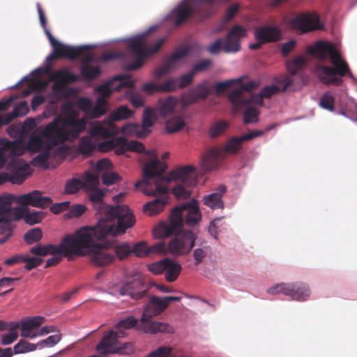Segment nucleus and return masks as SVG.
Wrapping results in <instances>:
<instances>
[{
  "label": "nucleus",
  "mask_w": 357,
  "mask_h": 357,
  "mask_svg": "<svg viewBox=\"0 0 357 357\" xmlns=\"http://www.w3.org/2000/svg\"><path fill=\"white\" fill-rule=\"evenodd\" d=\"M243 112L244 122L245 123H254L258 121V112L255 107L247 105Z\"/></svg>",
  "instance_id": "680f3d73"
},
{
  "label": "nucleus",
  "mask_w": 357,
  "mask_h": 357,
  "mask_svg": "<svg viewBox=\"0 0 357 357\" xmlns=\"http://www.w3.org/2000/svg\"><path fill=\"white\" fill-rule=\"evenodd\" d=\"M180 296H167L160 298L158 296H152L150 298L146 308L144 310L142 321L144 322L147 321L148 318H152L160 314L169 305V302L180 301Z\"/></svg>",
  "instance_id": "4468645a"
},
{
  "label": "nucleus",
  "mask_w": 357,
  "mask_h": 357,
  "mask_svg": "<svg viewBox=\"0 0 357 357\" xmlns=\"http://www.w3.org/2000/svg\"><path fill=\"white\" fill-rule=\"evenodd\" d=\"M82 183V187L86 190L96 188L99 185L98 176L91 173L86 172Z\"/></svg>",
  "instance_id": "de8ad7c7"
},
{
  "label": "nucleus",
  "mask_w": 357,
  "mask_h": 357,
  "mask_svg": "<svg viewBox=\"0 0 357 357\" xmlns=\"http://www.w3.org/2000/svg\"><path fill=\"white\" fill-rule=\"evenodd\" d=\"M209 250L210 248L208 246H205L204 248H196L193 251V257L195 261V264L196 266H198L203 262L204 259L207 256Z\"/></svg>",
  "instance_id": "bf43d9fd"
},
{
  "label": "nucleus",
  "mask_w": 357,
  "mask_h": 357,
  "mask_svg": "<svg viewBox=\"0 0 357 357\" xmlns=\"http://www.w3.org/2000/svg\"><path fill=\"white\" fill-rule=\"evenodd\" d=\"M134 81L129 75H119L112 80L96 87V91L100 96L108 98L113 91H119L121 88H132Z\"/></svg>",
  "instance_id": "2eb2a0df"
},
{
  "label": "nucleus",
  "mask_w": 357,
  "mask_h": 357,
  "mask_svg": "<svg viewBox=\"0 0 357 357\" xmlns=\"http://www.w3.org/2000/svg\"><path fill=\"white\" fill-rule=\"evenodd\" d=\"M228 124L225 121L216 122L209 130L210 137L212 138L217 137L224 133L227 130Z\"/></svg>",
  "instance_id": "5fc2aeb1"
},
{
  "label": "nucleus",
  "mask_w": 357,
  "mask_h": 357,
  "mask_svg": "<svg viewBox=\"0 0 357 357\" xmlns=\"http://www.w3.org/2000/svg\"><path fill=\"white\" fill-rule=\"evenodd\" d=\"M182 268L180 264L174 261L173 259L168 258L167 263V268H165V279L169 282H174L180 275Z\"/></svg>",
  "instance_id": "4c0bfd02"
},
{
  "label": "nucleus",
  "mask_w": 357,
  "mask_h": 357,
  "mask_svg": "<svg viewBox=\"0 0 357 357\" xmlns=\"http://www.w3.org/2000/svg\"><path fill=\"white\" fill-rule=\"evenodd\" d=\"M196 239L197 236L192 231H183L168 243L169 254L174 256L188 255L195 246Z\"/></svg>",
  "instance_id": "9d476101"
},
{
  "label": "nucleus",
  "mask_w": 357,
  "mask_h": 357,
  "mask_svg": "<svg viewBox=\"0 0 357 357\" xmlns=\"http://www.w3.org/2000/svg\"><path fill=\"white\" fill-rule=\"evenodd\" d=\"M91 263L97 266H105L112 264L115 256L108 247L98 244L89 252Z\"/></svg>",
  "instance_id": "5701e85b"
},
{
  "label": "nucleus",
  "mask_w": 357,
  "mask_h": 357,
  "mask_svg": "<svg viewBox=\"0 0 357 357\" xmlns=\"http://www.w3.org/2000/svg\"><path fill=\"white\" fill-rule=\"evenodd\" d=\"M255 36L257 41L264 43L275 42L280 39V31L276 27L265 26L257 28Z\"/></svg>",
  "instance_id": "7c9ffc66"
},
{
  "label": "nucleus",
  "mask_w": 357,
  "mask_h": 357,
  "mask_svg": "<svg viewBox=\"0 0 357 357\" xmlns=\"http://www.w3.org/2000/svg\"><path fill=\"white\" fill-rule=\"evenodd\" d=\"M173 210H178L176 212L177 216L181 220V229L184 222L188 226L193 227L197 225L202 219V214L195 200L176 206Z\"/></svg>",
  "instance_id": "f8f14e48"
},
{
  "label": "nucleus",
  "mask_w": 357,
  "mask_h": 357,
  "mask_svg": "<svg viewBox=\"0 0 357 357\" xmlns=\"http://www.w3.org/2000/svg\"><path fill=\"white\" fill-rule=\"evenodd\" d=\"M29 252L33 255L40 257H45L49 255H63V248H61V243L59 245L38 244L31 248Z\"/></svg>",
  "instance_id": "72a5a7b5"
},
{
  "label": "nucleus",
  "mask_w": 357,
  "mask_h": 357,
  "mask_svg": "<svg viewBox=\"0 0 357 357\" xmlns=\"http://www.w3.org/2000/svg\"><path fill=\"white\" fill-rule=\"evenodd\" d=\"M334 103L335 99L333 96L328 93L324 94L319 101L320 106L329 111H333L334 109Z\"/></svg>",
  "instance_id": "0e129e2a"
},
{
  "label": "nucleus",
  "mask_w": 357,
  "mask_h": 357,
  "mask_svg": "<svg viewBox=\"0 0 357 357\" xmlns=\"http://www.w3.org/2000/svg\"><path fill=\"white\" fill-rule=\"evenodd\" d=\"M195 76L192 70L182 75L178 79H176L178 88L183 89L190 85L192 82Z\"/></svg>",
  "instance_id": "338daca9"
},
{
  "label": "nucleus",
  "mask_w": 357,
  "mask_h": 357,
  "mask_svg": "<svg viewBox=\"0 0 357 357\" xmlns=\"http://www.w3.org/2000/svg\"><path fill=\"white\" fill-rule=\"evenodd\" d=\"M24 151V146L20 141L2 140L0 149V169L3 167L9 158L22 155Z\"/></svg>",
  "instance_id": "aec40b11"
},
{
  "label": "nucleus",
  "mask_w": 357,
  "mask_h": 357,
  "mask_svg": "<svg viewBox=\"0 0 357 357\" xmlns=\"http://www.w3.org/2000/svg\"><path fill=\"white\" fill-rule=\"evenodd\" d=\"M36 349L37 345L36 344L29 343L24 340H20L13 348L15 354H22L32 351Z\"/></svg>",
  "instance_id": "864d4df0"
},
{
  "label": "nucleus",
  "mask_w": 357,
  "mask_h": 357,
  "mask_svg": "<svg viewBox=\"0 0 357 357\" xmlns=\"http://www.w3.org/2000/svg\"><path fill=\"white\" fill-rule=\"evenodd\" d=\"M172 349L167 347H160L152 351L147 357H169Z\"/></svg>",
  "instance_id": "774afa93"
},
{
  "label": "nucleus",
  "mask_w": 357,
  "mask_h": 357,
  "mask_svg": "<svg viewBox=\"0 0 357 357\" xmlns=\"http://www.w3.org/2000/svg\"><path fill=\"white\" fill-rule=\"evenodd\" d=\"M247 31L240 25H235L227 33L222 51L225 53L237 52L241 50V40Z\"/></svg>",
  "instance_id": "412c9836"
},
{
  "label": "nucleus",
  "mask_w": 357,
  "mask_h": 357,
  "mask_svg": "<svg viewBox=\"0 0 357 357\" xmlns=\"http://www.w3.org/2000/svg\"><path fill=\"white\" fill-rule=\"evenodd\" d=\"M114 152L116 155H123L128 150V141L122 137L114 138Z\"/></svg>",
  "instance_id": "4d7b16f0"
},
{
  "label": "nucleus",
  "mask_w": 357,
  "mask_h": 357,
  "mask_svg": "<svg viewBox=\"0 0 357 357\" xmlns=\"http://www.w3.org/2000/svg\"><path fill=\"white\" fill-rule=\"evenodd\" d=\"M211 93V89L208 82L204 81L198 84L195 87L183 96L185 105H190L198 102L200 100H205Z\"/></svg>",
  "instance_id": "cd10ccee"
},
{
  "label": "nucleus",
  "mask_w": 357,
  "mask_h": 357,
  "mask_svg": "<svg viewBox=\"0 0 357 357\" xmlns=\"http://www.w3.org/2000/svg\"><path fill=\"white\" fill-rule=\"evenodd\" d=\"M29 112V107L25 101L17 105L12 112L6 114V123H9L15 118L24 116Z\"/></svg>",
  "instance_id": "a19ab883"
},
{
  "label": "nucleus",
  "mask_w": 357,
  "mask_h": 357,
  "mask_svg": "<svg viewBox=\"0 0 357 357\" xmlns=\"http://www.w3.org/2000/svg\"><path fill=\"white\" fill-rule=\"evenodd\" d=\"M167 169V165L162 163L158 159H153L147 162L143 168V179L136 182L135 187L142 186V192L149 196H154L157 193L162 196L144 206V211L149 215L152 216L162 211L167 204L166 194L168 192L167 183L171 181L176 183L172 189L173 195L178 199H188L191 195L188 188L196 184L192 166H184L169 172L167 176L162 174Z\"/></svg>",
  "instance_id": "f257e3e1"
},
{
  "label": "nucleus",
  "mask_w": 357,
  "mask_h": 357,
  "mask_svg": "<svg viewBox=\"0 0 357 357\" xmlns=\"http://www.w3.org/2000/svg\"><path fill=\"white\" fill-rule=\"evenodd\" d=\"M109 246L113 248L112 252H113L115 257H118L119 260L125 259L132 253V248L128 243L116 244L114 242L111 243Z\"/></svg>",
  "instance_id": "58836bf2"
},
{
  "label": "nucleus",
  "mask_w": 357,
  "mask_h": 357,
  "mask_svg": "<svg viewBox=\"0 0 357 357\" xmlns=\"http://www.w3.org/2000/svg\"><path fill=\"white\" fill-rule=\"evenodd\" d=\"M61 334L57 333L55 335H52L49 336L47 338L41 340L38 344H36L37 347L43 348L45 347H52L56 344L61 340Z\"/></svg>",
  "instance_id": "e2e57ef3"
},
{
  "label": "nucleus",
  "mask_w": 357,
  "mask_h": 357,
  "mask_svg": "<svg viewBox=\"0 0 357 357\" xmlns=\"http://www.w3.org/2000/svg\"><path fill=\"white\" fill-rule=\"evenodd\" d=\"M61 116L55 117L52 122L47 124L45 135L52 138L53 144H61L68 140H74L80 133L83 132L87 125L86 118L77 119L68 131L59 129L56 124L60 121Z\"/></svg>",
  "instance_id": "6e6552de"
},
{
  "label": "nucleus",
  "mask_w": 357,
  "mask_h": 357,
  "mask_svg": "<svg viewBox=\"0 0 357 357\" xmlns=\"http://www.w3.org/2000/svg\"><path fill=\"white\" fill-rule=\"evenodd\" d=\"M157 112L153 108L147 107L144 109L142 116V124L140 126L142 133L138 134V137L143 138L151 133V128L157 119Z\"/></svg>",
  "instance_id": "2f4dec72"
},
{
  "label": "nucleus",
  "mask_w": 357,
  "mask_h": 357,
  "mask_svg": "<svg viewBox=\"0 0 357 357\" xmlns=\"http://www.w3.org/2000/svg\"><path fill=\"white\" fill-rule=\"evenodd\" d=\"M43 237V232L40 228H33L29 230L24 236V239L28 245L38 242Z\"/></svg>",
  "instance_id": "8fccbe9b"
},
{
  "label": "nucleus",
  "mask_w": 357,
  "mask_h": 357,
  "mask_svg": "<svg viewBox=\"0 0 357 357\" xmlns=\"http://www.w3.org/2000/svg\"><path fill=\"white\" fill-rule=\"evenodd\" d=\"M20 327L18 322H10L9 324V333L3 335L1 343L3 345H8L15 341L18 337L17 329Z\"/></svg>",
  "instance_id": "79ce46f5"
},
{
  "label": "nucleus",
  "mask_w": 357,
  "mask_h": 357,
  "mask_svg": "<svg viewBox=\"0 0 357 357\" xmlns=\"http://www.w3.org/2000/svg\"><path fill=\"white\" fill-rule=\"evenodd\" d=\"M63 111H69V114L63 119L61 116L60 121L56 124L59 129H63V131H68L67 127H72L74 123L77 119V112L73 109L70 103H66L63 105Z\"/></svg>",
  "instance_id": "e433bc0d"
},
{
  "label": "nucleus",
  "mask_w": 357,
  "mask_h": 357,
  "mask_svg": "<svg viewBox=\"0 0 357 357\" xmlns=\"http://www.w3.org/2000/svg\"><path fill=\"white\" fill-rule=\"evenodd\" d=\"M291 24L294 29L301 31L302 33L322 28L319 22V17L316 13L301 14L292 19Z\"/></svg>",
  "instance_id": "a211bd4d"
},
{
  "label": "nucleus",
  "mask_w": 357,
  "mask_h": 357,
  "mask_svg": "<svg viewBox=\"0 0 357 357\" xmlns=\"http://www.w3.org/2000/svg\"><path fill=\"white\" fill-rule=\"evenodd\" d=\"M188 52L189 51L187 48H183L173 53L166 59L162 66L165 67V68L170 71L176 66V62L182 58L185 57L188 54Z\"/></svg>",
  "instance_id": "ea45409f"
},
{
  "label": "nucleus",
  "mask_w": 357,
  "mask_h": 357,
  "mask_svg": "<svg viewBox=\"0 0 357 357\" xmlns=\"http://www.w3.org/2000/svg\"><path fill=\"white\" fill-rule=\"evenodd\" d=\"M47 128V125L41 128L39 130V135H33L29 139L27 146H26L22 140L20 141L24 146L25 150H29L32 152H38L41 150H51L52 148L58 146L59 144H53L52 138L45 135V130ZM26 151H24L25 152Z\"/></svg>",
  "instance_id": "f3484780"
},
{
  "label": "nucleus",
  "mask_w": 357,
  "mask_h": 357,
  "mask_svg": "<svg viewBox=\"0 0 357 357\" xmlns=\"http://www.w3.org/2000/svg\"><path fill=\"white\" fill-rule=\"evenodd\" d=\"M45 321L43 317H33L26 319L21 324V336L23 337L33 338L37 334L34 329L39 327Z\"/></svg>",
  "instance_id": "c756f323"
},
{
  "label": "nucleus",
  "mask_w": 357,
  "mask_h": 357,
  "mask_svg": "<svg viewBox=\"0 0 357 357\" xmlns=\"http://www.w3.org/2000/svg\"><path fill=\"white\" fill-rule=\"evenodd\" d=\"M177 105V99L175 97L169 96L160 98L154 109L159 116L167 117L174 113Z\"/></svg>",
  "instance_id": "c85d7f7f"
},
{
  "label": "nucleus",
  "mask_w": 357,
  "mask_h": 357,
  "mask_svg": "<svg viewBox=\"0 0 357 357\" xmlns=\"http://www.w3.org/2000/svg\"><path fill=\"white\" fill-rule=\"evenodd\" d=\"M257 86V84L253 81L242 84L238 89H236L229 93L228 98L232 103L234 109L238 111L242 109V103L245 102L246 98L249 93H252L251 91Z\"/></svg>",
  "instance_id": "393cba45"
},
{
  "label": "nucleus",
  "mask_w": 357,
  "mask_h": 357,
  "mask_svg": "<svg viewBox=\"0 0 357 357\" xmlns=\"http://www.w3.org/2000/svg\"><path fill=\"white\" fill-rule=\"evenodd\" d=\"M306 64L307 61L302 55L298 56L287 63L288 71L291 75H287L281 78L280 82L284 84L282 87L283 91L288 90L293 85V76L296 75L298 70H301Z\"/></svg>",
  "instance_id": "bb28decb"
},
{
  "label": "nucleus",
  "mask_w": 357,
  "mask_h": 357,
  "mask_svg": "<svg viewBox=\"0 0 357 357\" xmlns=\"http://www.w3.org/2000/svg\"><path fill=\"white\" fill-rule=\"evenodd\" d=\"M13 200L12 195L0 197V234L13 229L12 221L22 218L23 208L20 207L13 208L11 204Z\"/></svg>",
  "instance_id": "1a4fd4ad"
},
{
  "label": "nucleus",
  "mask_w": 357,
  "mask_h": 357,
  "mask_svg": "<svg viewBox=\"0 0 357 357\" xmlns=\"http://www.w3.org/2000/svg\"><path fill=\"white\" fill-rule=\"evenodd\" d=\"M100 74L99 67L92 66L91 64H82L81 75L85 80L91 81L98 77Z\"/></svg>",
  "instance_id": "a18cd8bd"
},
{
  "label": "nucleus",
  "mask_w": 357,
  "mask_h": 357,
  "mask_svg": "<svg viewBox=\"0 0 357 357\" xmlns=\"http://www.w3.org/2000/svg\"><path fill=\"white\" fill-rule=\"evenodd\" d=\"M151 254H159L166 255L169 253V243L166 244L164 241H160L150 246Z\"/></svg>",
  "instance_id": "052dcab7"
},
{
  "label": "nucleus",
  "mask_w": 357,
  "mask_h": 357,
  "mask_svg": "<svg viewBox=\"0 0 357 357\" xmlns=\"http://www.w3.org/2000/svg\"><path fill=\"white\" fill-rule=\"evenodd\" d=\"M43 260L39 257H32L29 255H22V261L25 262V268L27 271H31L33 268H35L38 266H39L42 263Z\"/></svg>",
  "instance_id": "13d9d810"
},
{
  "label": "nucleus",
  "mask_w": 357,
  "mask_h": 357,
  "mask_svg": "<svg viewBox=\"0 0 357 357\" xmlns=\"http://www.w3.org/2000/svg\"><path fill=\"white\" fill-rule=\"evenodd\" d=\"M268 292L271 294L282 293L298 301H304L310 295L309 287L303 283L278 284L269 288Z\"/></svg>",
  "instance_id": "9b49d317"
},
{
  "label": "nucleus",
  "mask_w": 357,
  "mask_h": 357,
  "mask_svg": "<svg viewBox=\"0 0 357 357\" xmlns=\"http://www.w3.org/2000/svg\"><path fill=\"white\" fill-rule=\"evenodd\" d=\"M196 12L195 6L189 0H184L176 6L165 17V20L175 26H179L188 21Z\"/></svg>",
  "instance_id": "ddd939ff"
},
{
  "label": "nucleus",
  "mask_w": 357,
  "mask_h": 357,
  "mask_svg": "<svg viewBox=\"0 0 357 357\" xmlns=\"http://www.w3.org/2000/svg\"><path fill=\"white\" fill-rule=\"evenodd\" d=\"M151 319L148 318L147 321L144 322L141 320L140 323L137 324V320L134 317L129 316L119 321L115 325L116 331L110 330L104 333L101 341L96 347V351L102 356L119 352L121 350L119 338L125 336V330L135 326L137 330L150 334L173 333V328L168 324L150 321Z\"/></svg>",
  "instance_id": "20e7f679"
},
{
  "label": "nucleus",
  "mask_w": 357,
  "mask_h": 357,
  "mask_svg": "<svg viewBox=\"0 0 357 357\" xmlns=\"http://www.w3.org/2000/svg\"><path fill=\"white\" fill-rule=\"evenodd\" d=\"M134 111L129 109L128 106L121 105L112 111L109 114L108 119L105 120V121L108 124H111L116 121L128 119L132 117Z\"/></svg>",
  "instance_id": "c9c22d12"
},
{
  "label": "nucleus",
  "mask_w": 357,
  "mask_h": 357,
  "mask_svg": "<svg viewBox=\"0 0 357 357\" xmlns=\"http://www.w3.org/2000/svg\"><path fill=\"white\" fill-rule=\"evenodd\" d=\"M106 215L95 227H82L73 234L66 235L61 240L63 256H84L97 245L95 240L123 234L135 222L133 213L126 205L110 206Z\"/></svg>",
  "instance_id": "f03ea898"
},
{
  "label": "nucleus",
  "mask_w": 357,
  "mask_h": 357,
  "mask_svg": "<svg viewBox=\"0 0 357 357\" xmlns=\"http://www.w3.org/2000/svg\"><path fill=\"white\" fill-rule=\"evenodd\" d=\"M156 29L155 26L150 27L146 33L135 36L130 38L128 43V49L133 54L135 60L128 65L126 69L134 70L141 68L145 59L157 53L166 40V38H162L156 41L154 45L151 48H146L145 45L146 37L151 31Z\"/></svg>",
  "instance_id": "423d86ee"
},
{
  "label": "nucleus",
  "mask_w": 357,
  "mask_h": 357,
  "mask_svg": "<svg viewBox=\"0 0 357 357\" xmlns=\"http://www.w3.org/2000/svg\"><path fill=\"white\" fill-rule=\"evenodd\" d=\"M45 213L43 211H32L30 212L28 210L23 209V215L22 218H24V221L30 225H33L38 224L42 221L45 218Z\"/></svg>",
  "instance_id": "37998d69"
},
{
  "label": "nucleus",
  "mask_w": 357,
  "mask_h": 357,
  "mask_svg": "<svg viewBox=\"0 0 357 357\" xmlns=\"http://www.w3.org/2000/svg\"><path fill=\"white\" fill-rule=\"evenodd\" d=\"M37 10L39 15L40 22L42 27L49 39L51 45L53 47L54 52L50 54L47 60L51 61L56 59L67 57L70 59H76L79 56L84 54L86 51L91 49L89 46L83 45L79 47H73L66 45L54 38L50 30L47 28V19L45 13L39 3H37Z\"/></svg>",
  "instance_id": "0eeeda50"
},
{
  "label": "nucleus",
  "mask_w": 357,
  "mask_h": 357,
  "mask_svg": "<svg viewBox=\"0 0 357 357\" xmlns=\"http://www.w3.org/2000/svg\"><path fill=\"white\" fill-rule=\"evenodd\" d=\"M168 258H165L158 261L148 265V270L155 275H160L165 272L167 268Z\"/></svg>",
  "instance_id": "603ef678"
},
{
  "label": "nucleus",
  "mask_w": 357,
  "mask_h": 357,
  "mask_svg": "<svg viewBox=\"0 0 357 357\" xmlns=\"http://www.w3.org/2000/svg\"><path fill=\"white\" fill-rule=\"evenodd\" d=\"M82 187V181L77 178H73L67 181L64 192L66 194L71 195L75 194Z\"/></svg>",
  "instance_id": "3c124183"
},
{
  "label": "nucleus",
  "mask_w": 357,
  "mask_h": 357,
  "mask_svg": "<svg viewBox=\"0 0 357 357\" xmlns=\"http://www.w3.org/2000/svg\"><path fill=\"white\" fill-rule=\"evenodd\" d=\"M87 192H89V199L94 204H101L102 199L105 195V191L102 189L96 188L90 189Z\"/></svg>",
  "instance_id": "6e6d98bb"
},
{
  "label": "nucleus",
  "mask_w": 357,
  "mask_h": 357,
  "mask_svg": "<svg viewBox=\"0 0 357 357\" xmlns=\"http://www.w3.org/2000/svg\"><path fill=\"white\" fill-rule=\"evenodd\" d=\"M132 253H134L137 257H146L151 254L150 246L146 241H139L133 245Z\"/></svg>",
  "instance_id": "09e8293b"
},
{
  "label": "nucleus",
  "mask_w": 357,
  "mask_h": 357,
  "mask_svg": "<svg viewBox=\"0 0 357 357\" xmlns=\"http://www.w3.org/2000/svg\"><path fill=\"white\" fill-rule=\"evenodd\" d=\"M185 125V123L183 118L178 116L167 121L165 129L168 133H174L180 131Z\"/></svg>",
  "instance_id": "c03bdc74"
},
{
  "label": "nucleus",
  "mask_w": 357,
  "mask_h": 357,
  "mask_svg": "<svg viewBox=\"0 0 357 357\" xmlns=\"http://www.w3.org/2000/svg\"><path fill=\"white\" fill-rule=\"evenodd\" d=\"M226 192L225 185H219L216 191L204 197V204L212 209L223 208L224 203L222 200L223 195Z\"/></svg>",
  "instance_id": "473e14b6"
},
{
  "label": "nucleus",
  "mask_w": 357,
  "mask_h": 357,
  "mask_svg": "<svg viewBox=\"0 0 357 357\" xmlns=\"http://www.w3.org/2000/svg\"><path fill=\"white\" fill-rule=\"evenodd\" d=\"M7 169L10 172V182L14 184L22 183L30 174V167L23 160L12 158Z\"/></svg>",
  "instance_id": "6ab92c4d"
},
{
  "label": "nucleus",
  "mask_w": 357,
  "mask_h": 357,
  "mask_svg": "<svg viewBox=\"0 0 357 357\" xmlns=\"http://www.w3.org/2000/svg\"><path fill=\"white\" fill-rule=\"evenodd\" d=\"M50 80L54 82L52 89L54 91L63 89L66 86L79 80V76L70 72L68 68H63L52 73Z\"/></svg>",
  "instance_id": "b1692460"
},
{
  "label": "nucleus",
  "mask_w": 357,
  "mask_h": 357,
  "mask_svg": "<svg viewBox=\"0 0 357 357\" xmlns=\"http://www.w3.org/2000/svg\"><path fill=\"white\" fill-rule=\"evenodd\" d=\"M122 296H130L134 300L142 298L147 292V288L142 280L134 278L123 284L119 290Z\"/></svg>",
  "instance_id": "a878e982"
},
{
  "label": "nucleus",
  "mask_w": 357,
  "mask_h": 357,
  "mask_svg": "<svg viewBox=\"0 0 357 357\" xmlns=\"http://www.w3.org/2000/svg\"><path fill=\"white\" fill-rule=\"evenodd\" d=\"M16 200L22 205H29L42 209L49 207L52 203L50 197L43 196L42 192L39 190H33L29 193L20 195Z\"/></svg>",
  "instance_id": "4be33fe9"
},
{
  "label": "nucleus",
  "mask_w": 357,
  "mask_h": 357,
  "mask_svg": "<svg viewBox=\"0 0 357 357\" xmlns=\"http://www.w3.org/2000/svg\"><path fill=\"white\" fill-rule=\"evenodd\" d=\"M306 53L315 56L319 61L330 58L333 66L322 64L315 66V73L322 84L339 86L343 84L342 77L347 76L354 78L349 64L342 58L334 44L319 40L314 45L307 46Z\"/></svg>",
  "instance_id": "7ed1b4c3"
},
{
  "label": "nucleus",
  "mask_w": 357,
  "mask_h": 357,
  "mask_svg": "<svg viewBox=\"0 0 357 357\" xmlns=\"http://www.w3.org/2000/svg\"><path fill=\"white\" fill-rule=\"evenodd\" d=\"M89 134V136L93 139L96 137L107 138L109 137L110 132L107 128L98 122L95 125H90Z\"/></svg>",
  "instance_id": "49530a36"
},
{
  "label": "nucleus",
  "mask_w": 357,
  "mask_h": 357,
  "mask_svg": "<svg viewBox=\"0 0 357 357\" xmlns=\"http://www.w3.org/2000/svg\"><path fill=\"white\" fill-rule=\"evenodd\" d=\"M263 98L264 97H262L261 93L258 95L249 93L248 96L244 98L245 101L242 103V108L249 105H262Z\"/></svg>",
  "instance_id": "69168bd1"
},
{
  "label": "nucleus",
  "mask_w": 357,
  "mask_h": 357,
  "mask_svg": "<svg viewBox=\"0 0 357 357\" xmlns=\"http://www.w3.org/2000/svg\"><path fill=\"white\" fill-rule=\"evenodd\" d=\"M97 141L90 136H84L79 139L78 151L84 157H90L96 151Z\"/></svg>",
  "instance_id": "f704fd0d"
},
{
  "label": "nucleus",
  "mask_w": 357,
  "mask_h": 357,
  "mask_svg": "<svg viewBox=\"0 0 357 357\" xmlns=\"http://www.w3.org/2000/svg\"><path fill=\"white\" fill-rule=\"evenodd\" d=\"M263 130H252L248 133L241 136L230 138L225 146L221 147H213L209 149L203 156L201 161L202 169L204 172H210L217 168L219 162L223 160L227 154H236L242 148V143L255 137L262 135Z\"/></svg>",
  "instance_id": "39448f33"
},
{
  "label": "nucleus",
  "mask_w": 357,
  "mask_h": 357,
  "mask_svg": "<svg viewBox=\"0 0 357 357\" xmlns=\"http://www.w3.org/2000/svg\"><path fill=\"white\" fill-rule=\"evenodd\" d=\"M178 210H172L168 223L162 222L153 231L155 238L162 239L181 232V220L177 216Z\"/></svg>",
  "instance_id": "dca6fc26"
}]
</instances>
